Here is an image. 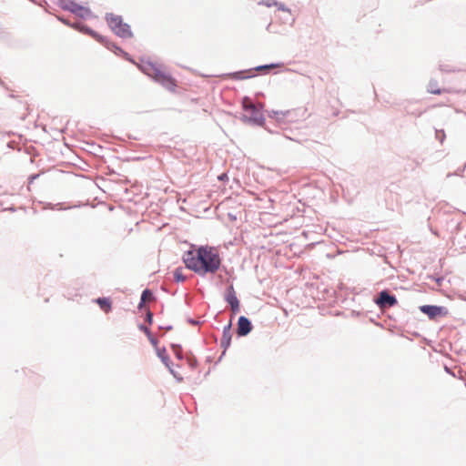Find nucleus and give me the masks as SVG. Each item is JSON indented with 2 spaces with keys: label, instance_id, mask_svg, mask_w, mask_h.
Wrapping results in <instances>:
<instances>
[{
  "label": "nucleus",
  "instance_id": "nucleus-1",
  "mask_svg": "<svg viewBox=\"0 0 466 466\" xmlns=\"http://www.w3.org/2000/svg\"><path fill=\"white\" fill-rule=\"evenodd\" d=\"M183 261L188 269L200 276L214 274L221 264L218 250L208 246L187 251L183 256Z\"/></svg>",
  "mask_w": 466,
  "mask_h": 466
},
{
  "label": "nucleus",
  "instance_id": "nucleus-2",
  "mask_svg": "<svg viewBox=\"0 0 466 466\" xmlns=\"http://www.w3.org/2000/svg\"><path fill=\"white\" fill-rule=\"evenodd\" d=\"M242 108L244 115L242 120L245 122H252L255 124H260L263 121V114L261 110L252 102V100L245 96L242 99Z\"/></svg>",
  "mask_w": 466,
  "mask_h": 466
},
{
  "label": "nucleus",
  "instance_id": "nucleus-3",
  "mask_svg": "<svg viewBox=\"0 0 466 466\" xmlns=\"http://www.w3.org/2000/svg\"><path fill=\"white\" fill-rule=\"evenodd\" d=\"M106 19L112 31L120 37L127 38L132 36L130 26L123 23L121 16L110 14L106 15Z\"/></svg>",
  "mask_w": 466,
  "mask_h": 466
},
{
  "label": "nucleus",
  "instance_id": "nucleus-4",
  "mask_svg": "<svg viewBox=\"0 0 466 466\" xmlns=\"http://www.w3.org/2000/svg\"><path fill=\"white\" fill-rule=\"evenodd\" d=\"M138 67L143 73L153 78L157 83L167 73L162 65L149 60H142L138 65Z\"/></svg>",
  "mask_w": 466,
  "mask_h": 466
},
{
  "label": "nucleus",
  "instance_id": "nucleus-5",
  "mask_svg": "<svg viewBox=\"0 0 466 466\" xmlns=\"http://www.w3.org/2000/svg\"><path fill=\"white\" fill-rule=\"evenodd\" d=\"M376 303L380 308H390L397 304V299L394 296L390 295L387 291H381Z\"/></svg>",
  "mask_w": 466,
  "mask_h": 466
},
{
  "label": "nucleus",
  "instance_id": "nucleus-6",
  "mask_svg": "<svg viewBox=\"0 0 466 466\" xmlns=\"http://www.w3.org/2000/svg\"><path fill=\"white\" fill-rule=\"evenodd\" d=\"M225 299L227 302L230 305L231 310L234 313L238 312L239 310V301L236 296L235 289L233 286L228 287Z\"/></svg>",
  "mask_w": 466,
  "mask_h": 466
},
{
  "label": "nucleus",
  "instance_id": "nucleus-7",
  "mask_svg": "<svg viewBox=\"0 0 466 466\" xmlns=\"http://www.w3.org/2000/svg\"><path fill=\"white\" fill-rule=\"evenodd\" d=\"M251 330V323L248 318L241 316L238 321V334L239 336H246Z\"/></svg>",
  "mask_w": 466,
  "mask_h": 466
},
{
  "label": "nucleus",
  "instance_id": "nucleus-8",
  "mask_svg": "<svg viewBox=\"0 0 466 466\" xmlns=\"http://www.w3.org/2000/svg\"><path fill=\"white\" fill-rule=\"evenodd\" d=\"M158 83L163 87H165L166 89H167L171 92H175L176 88L177 86V80L174 77H172V76L168 73H167L165 75V76L162 77Z\"/></svg>",
  "mask_w": 466,
  "mask_h": 466
},
{
  "label": "nucleus",
  "instance_id": "nucleus-9",
  "mask_svg": "<svg viewBox=\"0 0 466 466\" xmlns=\"http://www.w3.org/2000/svg\"><path fill=\"white\" fill-rule=\"evenodd\" d=\"M421 312L428 315L431 319H434L435 317L441 314L442 308L438 306H431V305H424L420 307Z\"/></svg>",
  "mask_w": 466,
  "mask_h": 466
},
{
  "label": "nucleus",
  "instance_id": "nucleus-10",
  "mask_svg": "<svg viewBox=\"0 0 466 466\" xmlns=\"http://www.w3.org/2000/svg\"><path fill=\"white\" fill-rule=\"evenodd\" d=\"M96 302L106 313L111 310V300L107 298H98Z\"/></svg>",
  "mask_w": 466,
  "mask_h": 466
},
{
  "label": "nucleus",
  "instance_id": "nucleus-11",
  "mask_svg": "<svg viewBox=\"0 0 466 466\" xmlns=\"http://www.w3.org/2000/svg\"><path fill=\"white\" fill-rule=\"evenodd\" d=\"M152 299H154L152 292L149 289H145L141 295V302L139 304V309H143L144 304L147 301H151Z\"/></svg>",
  "mask_w": 466,
  "mask_h": 466
},
{
  "label": "nucleus",
  "instance_id": "nucleus-12",
  "mask_svg": "<svg viewBox=\"0 0 466 466\" xmlns=\"http://www.w3.org/2000/svg\"><path fill=\"white\" fill-rule=\"evenodd\" d=\"M260 4H262L268 7L277 6L279 10L289 12V10L288 8H286L284 6V5L279 4V3L276 2L275 0H266V1L261 2Z\"/></svg>",
  "mask_w": 466,
  "mask_h": 466
},
{
  "label": "nucleus",
  "instance_id": "nucleus-13",
  "mask_svg": "<svg viewBox=\"0 0 466 466\" xmlns=\"http://www.w3.org/2000/svg\"><path fill=\"white\" fill-rule=\"evenodd\" d=\"M248 77H251V75H248V72H244V71L236 72L231 75V78L237 79V80H242V79H246Z\"/></svg>",
  "mask_w": 466,
  "mask_h": 466
},
{
  "label": "nucleus",
  "instance_id": "nucleus-14",
  "mask_svg": "<svg viewBox=\"0 0 466 466\" xmlns=\"http://www.w3.org/2000/svg\"><path fill=\"white\" fill-rule=\"evenodd\" d=\"M174 279L177 281H184L186 279V277L183 274V269L182 268H177L174 271Z\"/></svg>",
  "mask_w": 466,
  "mask_h": 466
},
{
  "label": "nucleus",
  "instance_id": "nucleus-15",
  "mask_svg": "<svg viewBox=\"0 0 466 466\" xmlns=\"http://www.w3.org/2000/svg\"><path fill=\"white\" fill-rule=\"evenodd\" d=\"M158 356L161 358V360H163V362L168 366V363L167 361L169 360V358L168 356L167 355V352H166V350H159L158 351Z\"/></svg>",
  "mask_w": 466,
  "mask_h": 466
},
{
  "label": "nucleus",
  "instance_id": "nucleus-16",
  "mask_svg": "<svg viewBox=\"0 0 466 466\" xmlns=\"http://www.w3.org/2000/svg\"><path fill=\"white\" fill-rule=\"evenodd\" d=\"M429 92L436 95L442 93V91L440 88H435L432 85L430 86Z\"/></svg>",
  "mask_w": 466,
  "mask_h": 466
},
{
  "label": "nucleus",
  "instance_id": "nucleus-17",
  "mask_svg": "<svg viewBox=\"0 0 466 466\" xmlns=\"http://www.w3.org/2000/svg\"><path fill=\"white\" fill-rule=\"evenodd\" d=\"M152 319H153V314H152V312L149 309H147V321L149 324H151L152 323Z\"/></svg>",
  "mask_w": 466,
  "mask_h": 466
},
{
  "label": "nucleus",
  "instance_id": "nucleus-18",
  "mask_svg": "<svg viewBox=\"0 0 466 466\" xmlns=\"http://www.w3.org/2000/svg\"><path fill=\"white\" fill-rule=\"evenodd\" d=\"M274 67H276V66H275V65H269V66H258V67H257L256 69H257V70H262V69L274 68Z\"/></svg>",
  "mask_w": 466,
  "mask_h": 466
},
{
  "label": "nucleus",
  "instance_id": "nucleus-19",
  "mask_svg": "<svg viewBox=\"0 0 466 466\" xmlns=\"http://www.w3.org/2000/svg\"><path fill=\"white\" fill-rule=\"evenodd\" d=\"M228 331H229V328L225 329V330H224V336H226V334H227V333H228Z\"/></svg>",
  "mask_w": 466,
  "mask_h": 466
},
{
  "label": "nucleus",
  "instance_id": "nucleus-20",
  "mask_svg": "<svg viewBox=\"0 0 466 466\" xmlns=\"http://www.w3.org/2000/svg\"><path fill=\"white\" fill-rule=\"evenodd\" d=\"M144 330L147 332V333H149L148 329L147 328L144 329Z\"/></svg>",
  "mask_w": 466,
  "mask_h": 466
}]
</instances>
